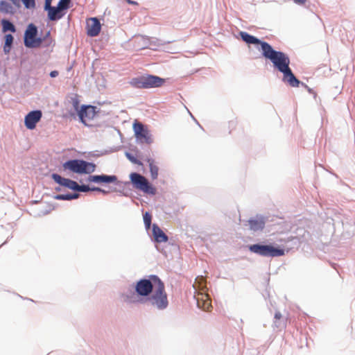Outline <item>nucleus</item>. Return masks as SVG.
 Segmentation results:
<instances>
[{"label": "nucleus", "mask_w": 355, "mask_h": 355, "mask_svg": "<svg viewBox=\"0 0 355 355\" xmlns=\"http://www.w3.org/2000/svg\"><path fill=\"white\" fill-rule=\"evenodd\" d=\"M164 82V78L157 76L146 74L132 78L129 83L137 89H150L161 87Z\"/></svg>", "instance_id": "5"}, {"label": "nucleus", "mask_w": 355, "mask_h": 355, "mask_svg": "<svg viewBox=\"0 0 355 355\" xmlns=\"http://www.w3.org/2000/svg\"><path fill=\"white\" fill-rule=\"evenodd\" d=\"M130 3H136L135 1H130Z\"/></svg>", "instance_id": "44"}, {"label": "nucleus", "mask_w": 355, "mask_h": 355, "mask_svg": "<svg viewBox=\"0 0 355 355\" xmlns=\"http://www.w3.org/2000/svg\"><path fill=\"white\" fill-rule=\"evenodd\" d=\"M44 10L47 12L49 20L52 21L60 20L65 15V12H62L57 6L49 7Z\"/></svg>", "instance_id": "19"}, {"label": "nucleus", "mask_w": 355, "mask_h": 355, "mask_svg": "<svg viewBox=\"0 0 355 355\" xmlns=\"http://www.w3.org/2000/svg\"><path fill=\"white\" fill-rule=\"evenodd\" d=\"M54 198L59 200H71V193L66 194H57Z\"/></svg>", "instance_id": "31"}, {"label": "nucleus", "mask_w": 355, "mask_h": 355, "mask_svg": "<svg viewBox=\"0 0 355 355\" xmlns=\"http://www.w3.org/2000/svg\"><path fill=\"white\" fill-rule=\"evenodd\" d=\"M80 196V194L78 193H71V200H74V199H77Z\"/></svg>", "instance_id": "39"}, {"label": "nucleus", "mask_w": 355, "mask_h": 355, "mask_svg": "<svg viewBox=\"0 0 355 355\" xmlns=\"http://www.w3.org/2000/svg\"><path fill=\"white\" fill-rule=\"evenodd\" d=\"M153 235L155 241L157 243L166 242L168 240L167 235L161 230V228L157 225H153Z\"/></svg>", "instance_id": "21"}, {"label": "nucleus", "mask_w": 355, "mask_h": 355, "mask_svg": "<svg viewBox=\"0 0 355 355\" xmlns=\"http://www.w3.org/2000/svg\"><path fill=\"white\" fill-rule=\"evenodd\" d=\"M262 55L269 60L274 67L281 73L290 67V59L288 55L282 51L275 50L269 43H263Z\"/></svg>", "instance_id": "1"}, {"label": "nucleus", "mask_w": 355, "mask_h": 355, "mask_svg": "<svg viewBox=\"0 0 355 355\" xmlns=\"http://www.w3.org/2000/svg\"><path fill=\"white\" fill-rule=\"evenodd\" d=\"M53 0H45L44 1V10H46L49 8V7H52L51 3Z\"/></svg>", "instance_id": "33"}, {"label": "nucleus", "mask_w": 355, "mask_h": 355, "mask_svg": "<svg viewBox=\"0 0 355 355\" xmlns=\"http://www.w3.org/2000/svg\"><path fill=\"white\" fill-rule=\"evenodd\" d=\"M239 35L241 40L245 42L247 44H254V45H260L259 50L263 51V43H267L266 42L261 41L259 38L256 37L254 35H252L247 32L241 31L239 33Z\"/></svg>", "instance_id": "15"}, {"label": "nucleus", "mask_w": 355, "mask_h": 355, "mask_svg": "<svg viewBox=\"0 0 355 355\" xmlns=\"http://www.w3.org/2000/svg\"><path fill=\"white\" fill-rule=\"evenodd\" d=\"M12 3L16 6V7H19L20 6V0H10Z\"/></svg>", "instance_id": "38"}, {"label": "nucleus", "mask_w": 355, "mask_h": 355, "mask_svg": "<svg viewBox=\"0 0 355 355\" xmlns=\"http://www.w3.org/2000/svg\"><path fill=\"white\" fill-rule=\"evenodd\" d=\"M155 279L162 281L158 276L154 275H150L148 278L139 279L135 286L136 293L139 296L147 298L158 285Z\"/></svg>", "instance_id": "7"}, {"label": "nucleus", "mask_w": 355, "mask_h": 355, "mask_svg": "<svg viewBox=\"0 0 355 355\" xmlns=\"http://www.w3.org/2000/svg\"><path fill=\"white\" fill-rule=\"evenodd\" d=\"M125 156L132 163L136 164L138 165L142 164V163L138 159H137L132 154H131L128 152H126Z\"/></svg>", "instance_id": "30"}, {"label": "nucleus", "mask_w": 355, "mask_h": 355, "mask_svg": "<svg viewBox=\"0 0 355 355\" xmlns=\"http://www.w3.org/2000/svg\"><path fill=\"white\" fill-rule=\"evenodd\" d=\"M78 116L80 121L86 124L87 119H92L95 116V107L92 105H83L78 111Z\"/></svg>", "instance_id": "13"}, {"label": "nucleus", "mask_w": 355, "mask_h": 355, "mask_svg": "<svg viewBox=\"0 0 355 355\" xmlns=\"http://www.w3.org/2000/svg\"><path fill=\"white\" fill-rule=\"evenodd\" d=\"M193 286L196 291L194 297L196 300L198 307L209 311L211 305L210 297L207 293V288L205 277L203 276L197 277Z\"/></svg>", "instance_id": "3"}, {"label": "nucleus", "mask_w": 355, "mask_h": 355, "mask_svg": "<svg viewBox=\"0 0 355 355\" xmlns=\"http://www.w3.org/2000/svg\"><path fill=\"white\" fill-rule=\"evenodd\" d=\"M44 40L45 37H40L36 36L34 40L28 42V46L27 48L33 49L39 47Z\"/></svg>", "instance_id": "25"}, {"label": "nucleus", "mask_w": 355, "mask_h": 355, "mask_svg": "<svg viewBox=\"0 0 355 355\" xmlns=\"http://www.w3.org/2000/svg\"><path fill=\"white\" fill-rule=\"evenodd\" d=\"M42 112L40 110H33L28 112L24 119L26 127L29 130H33L36 124L40 121Z\"/></svg>", "instance_id": "10"}, {"label": "nucleus", "mask_w": 355, "mask_h": 355, "mask_svg": "<svg viewBox=\"0 0 355 355\" xmlns=\"http://www.w3.org/2000/svg\"><path fill=\"white\" fill-rule=\"evenodd\" d=\"M282 314L279 311H277L275 314V322L274 324L277 328H282L284 326V324L282 322H279V320L282 318Z\"/></svg>", "instance_id": "28"}, {"label": "nucleus", "mask_w": 355, "mask_h": 355, "mask_svg": "<svg viewBox=\"0 0 355 355\" xmlns=\"http://www.w3.org/2000/svg\"><path fill=\"white\" fill-rule=\"evenodd\" d=\"M49 35H50V31H48L44 37L46 38V37H49Z\"/></svg>", "instance_id": "42"}, {"label": "nucleus", "mask_w": 355, "mask_h": 355, "mask_svg": "<svg viewBox=\"0 0 355 355\" xmlns=\"http://www.w3.org/2000/svg\"><path fill=\"white\" fill-rule=\"evenodd\" d=\"M38 34L37 27L33 24H30L28 25L24 36V44L26 47L28 46V42L35 39Z\"/></svg>", "instance_id": "16"}, {"label": "nucleus", "mask_w": 355, "mask_h": 355, "mask_svg": "<svg viewBox=\"0 0 355 355\" xmlns=\"http://www.w3.org/2000/svg\"><path fill=\"white\" fill-rule=\"evenodd\" d=\"M91 23L87 24V35L90 37L97 36L101 29L100 21L96 17L90 19Z\"/></svg>", "instance_id": "17"}, {"label": "nucleus", "mask_w": 355, "mask_h": 355, "mask_svg": "<svg viewBox=\"0 0 355 355\" xmlns=\"http://www.w3.org/2000/svg\"><path fill=\"white\" fill-rule=\"evenodd\" d=\"M51 178L57 184H60V186H63L74 191H76L77 186V182L76 181L63 178L58 173H53L51 175Z\"/></svg>", "instance_id": "14"}, {"label": "nucleus", "mask_w": 355, "mask_h": 355, "mask_svg": "<svg viewBox=\"0 0 355 355\" xmlns=\"http://www.w3.org/2000/svg\"><path fill=\"white\" fill-rule=\"evenodd\" d=\"M100 192H101V193H103V194H107V193H108V191H105V190H104V189H101V191H100Z\"/></svg>", "instance_id": "41"}, {"label": "nucleus", "mask_w": 355, "mask_h": 355, "mask_svg": "<svg viewBox=\"0 0 355 355\" xmlns=\"http://www.w3.org/2000/svg\"><path fill=\"white\" fill-rule=\"evenodd\" d=\"M100 191H101V188H100V187H90V191H98V192H100Z\"/></svg>", "instance_id": "40"}, {"label": "nucleus", "mask_w": 355, "mask_h": 355, "mask_svg": "<svg viewBox=\"0 0 355 355\" xmlns=\"http://www.w3.org/2000/svg\"><path fill=\"white\" fill-rule=\"evenodd\" d=\"M71 0H60L56 6L62 12H65L70 7Z\"/></svg>", "instance_id": "26"}, {"label": "nucleus", "mask_w": 355, "mask_h": 355, "mask_svg": "<svg viewBox=\"0 0 355 355\" xmlns=\"http://www.w3.org/2000/svg\"><path fill=\"white\" fill-rule=\"evenodd\" d=\"M157 42V39H150L143 36L137 37L135 40V42L137 44V47L141 49L149 48L150 49L155 50V49L153 47V42Z\"/></svg>", "instance_id": "20"}, {"label": "nucleus", "mask_w": 355, "mask_h": 355, "mask_svg": "<svg viewBox=\"0 0 355 355\" xmlns=\"http://www.w3.org/2000/svg\"><path fill=\"white\" fill-rule=\"evenodd\" d=\"M0 12L5 15H13L16 12L15 6L7 1H0Z\"/></svg>", "instance_id": "22"}, {"label": "nucleus", "mask_w": 355, "mask_h": 355, "mask_svg": "<svg viewBox=\"0 0 355 355\" xmlns=\"http://www.w3.org/2000/svg\"><path fill=\"white\" fill-rule=\"evenodd\" d=\"M1 28L3 33L11 32L15 33L17 29L12 22L7 19H2L1 20Z\"/></svg>", "instance_id": "23"}, {"label": "nucleus", "mask_w": 355, "mask_h": 355, "mask_svg": "<svg viewBox=\"0 0 355 355\" xmlns=\"http://www.w3.org/2000/svg\"><path fill=\"white\" fill-rule=\"evenodd\" d=\"M87 182H94L96 184H110L117 181V177L114 175H92L87 179Z\"/></svg>", "instance_id": "11"}, {"label": "nucleus", "mask_w": 355, "mask_h": 355, "mask_svg": "<svg viewBox=\"0 0 355 355\" xmlns=\"http://www.w3.org/2000/svg\"><path fill=\"white\" fill-rule=\"evenodd\" d=\"M59 73L58 71H52L50 72L49 75L51 78H55L58 76Z\"/></svg>", "instance_id": "36"}, {"label": "nucleus", "mask_w": 355, "mask_h": 355, "mask_svg": "<svg viewBox=\"0 0 355 355\" xmlns=\"http://www.w3.org/2000/svg\"><path fill=\"white\" fill-rule=\"evenodd\" d=\"M62 167L64 171L68 170L74 173L91 174L95 171L96 166L93 162H89L80 159H73L63 163Z\"/></svg>", "instance_id": "4"}, {"label": "nucleus", "mask_w": 355, "mask_h": 355, "mask_svg": "<svg viewBox=\"0 0 355 355\" xmlns=\"http://www.w3.org/2000/svg\"><path fill=\"white\" fill-rule=\"evenodd\" d=\"M158 285L151 294L146 298L148 305L157 311H164L168 306V296L165 291V286L162 281L155 279Z\"/></svg>", "instance_id": "2"}, {"label": "nucleus", "mask_w": 355, "mask_h": 355, "mask_svg": "<svg viewBox=\"0 0 355 355\" xmlns=\"http://www.w3.org/2000/svg\"><path fill=\"white\" fill-rule=\"evenodd\" d=\"M295 3H297V5H300V6H302V5H304L306 0H293Z\"/></svg>", "instance_id": "37"}, {"label": "nucleus", "mask_w": 355, "mask_h": 355, "mask_svg": "<svg viewBox=\"0 0 355 355\" xmlns=\"http://www.w3.org/2000/svg\"><path fill=\"white\" fill-rule=\"evenodd\" d=\"M14 41V37L11 34H6L5 35V43L6 46H12Z\"/></svg>", "instance_id": "32"}, {"label": "nucleus", "mask_w": 355, "mask_h": 355, "mask_svg": "<svg viewBox=\"0 0 355 355\" xmlns=\"http://www.w3.org/2000/svg\"><path fill=\"white\" fill-rule=\"evenodd\" d=\"M147 162L148 163L150 172V176L152 179L155 180L157 178L158 176V167L154 164V160L151 158H148L147 159Z\"/></svg>", "instance_id": "24"}, {"label": "nucleus", "mask_w": 355, "mask_h": 355, "mask_svg": "<svg viewBox=\"0 0 355 355\" xmlns=\"http://www.w3.org/2000/svg\"><path fill=\"white\" fill-rule=\"evenodd\" d=\"M130 181L136 189L140 190L145 193L155 195L156 189L144 175L138 173H132L130 175Z\"/></svg>", "instance_id": "8"}, {"label": "nucleus", "mask_w": 355, "mask_h": 355, "mask_svg": "<svg viewBox=\"0 0 355 355\" xmlns=\"http://www.w3.org/2000/svg\"><path fill=\"white\" fill-rule=\"evenodd\" d=\"M75 191H76V192H84V193L89 192V191H90V187H89V185H86V184L79 185L77 183V186H76V189Z\"/></svg>", "instance_id": "29"}, {"label": "nucleus", "mask_w": 355, "mask_h": 355, "mask_svg": "<svg viewBox=\"0 0 355 355\" xmlns=\"http://www.w3.org/2000/svg\"><path fill=\"white\" fill-rule=\"evenodd\" d=\"M161 45H162V43H161L159 40H157V42H153V47H154L155 50L157 49V47H159Z\"/></svg>", "instance_id": "35"}, {"label": "nucleus", "mask_w": 355, "mask_h": 355, "mask_svg": "<svg viewBox=\"0 0 355 355\" xmlns=\"http://www.w3.org/2000/svg\"><path fill=\"white\" fill-rule=\"evenodd\" d=\"M282 73H283V82L288 83L290 86L293 87H297L300 85H304L306 87H307L296 78L290 67Z\"/></svg>", "instance_id": "12"}, {"label": "nucleus", "mask_w": 355, "mask_h": 355, "mask_svg": "<svg viewBox=\"0 0 355 355\" xmlns=\"http://www.w3.org/2000/svg\"><path fill=\"white\" fill-rule=\"evenodd\" d=\"M78 101H75L73 102V105H74V106H77V105H78Z\"/></svg>", "instance_id": "43"}, {"label": "nucleus", "mask_w": 355, "mask_h": 355, "mask_svg": "<svg viewBox=\"0 0 355 355\" xmlns=\"http://www.w3.org/2000/svg\"><path fill=\"white\" fill-rule=\"evenodd\" d=\"M143 219L145 227L147 230H148L151 225V220L152 217L151 215L148 212H145L143 215Z\"/></svg>", "instance_id": "27"}, {"label": "nucleus", "mask_w": 355, "mask_h": 355, "mask_svg": "<svg viewBox=\"0 0 355 355\" xmlns=\"http://www.w3.org/2000/svg\"><path fill=\"white\" fill-rule=\"evenodd\" d=\"M250 229L252 231H259L263 229L265 226V220L262 216H257L248 220V224Z\"/></svg>", "instance_id": "18"}, {"label": "nucleus", "mask_w": 355, "mask_h": 355, "mask_svg": "<svg viewBox=\"0 0 355 355\" xmlns=\"http://www.w3.org/2000/svg\"><path fill=\"white\" fill-rule=\"evenodd\" d=\"M133 130L135 137L137 139L140 140L141 142H145L148 144L153 142L151 135L149 134L148 129L142 123L138 122L134 123Z\"/></svg>", "instance_id": "9"}, {"label": "nucleus", "mask_w": 355, "mask_h": 355, "mask_svg": "<svg viewBox=\"0 0 355 355\" xmlns=\"http://www.w3.org/2000/svg\"><path fill=\"white\" fill-rule=\"evenodd\" d=\"M308 90H309V92H311V89L309 88Z\"/></svg>", "instance_id": "45"}, {"label": "nucleus", "mask_w": 355, "mask_h": 355, "mask_svg": "<svg viewBox=\"0 0 355 355\" xmlns=\"http://www.w3.org/2000/svg\"><path fill=\"white\" fill-rule=\"evenodd\" d=\"M11 48H12V46H6V44H4L3 46V51L6 54H8L10 53V50H11Z\"/></svg>", "instance_id": "34"}, {"label": "nucleus", "mask_w": 355, "mask_h": 355, "mask_svg": "<svg viewBox=\"0 0 355 355\" xmlns=\"http://www.w3.org/2000/svg\"><path fill=\"white\" fill-rule=\"evenodd\" d=\"M248 248L251 252L264 257H277L285 254L284 249L262 243L250 245Z\"/></svg>", "instance_id": "6"}]
</instances>
